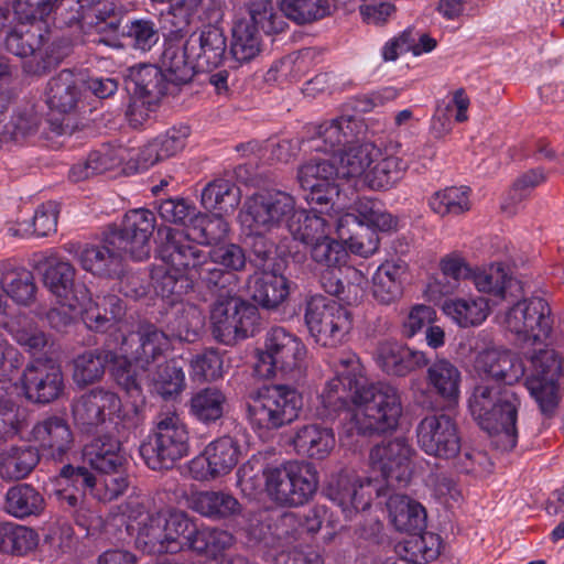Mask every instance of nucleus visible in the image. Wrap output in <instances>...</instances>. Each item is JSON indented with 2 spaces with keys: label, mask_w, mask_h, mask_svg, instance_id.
Instances as JSON below:
<instances>
[{
  "label": "nucleus",
  "mask_w": 564,
  "mask_h": 564,
  "mask_svg": "<svg viewBox=\"0 0 564 564\" xmlns=\"http://www.w3.org/2000/svg\"><path fill=\"white\" fill-rule=\"evenodd\" d=\"M120 240L106 232L101 245L79 246L68 243L65 250L76 256L80 267L95 275L115 278L122 273V264L128 254L119 245Z\"/></svg>",
  "instance_id": "obj_18"
},
{
  "label": "nucleus",
  "mask_w": 564,
  "mask_h": 564,
  "mask_svg": "<svg viewBox=\"0 0 564 564\" xmlns=\"http://www.w3.org/2000/svg\"><path fill=\"white\" fill-rule=\"evenodd\" d=\"M232 291L214 292L219 299L210 311L213 336L227 346L252 336L258 322L257 307L232 295Z\"/></svg>",
  "instance_id": "obj_8"
},
{
  "label": "nucleus",
  "mask_w": 564,
  "mask_h": 564,
  "mask_svg": "<svg viewBox=\"0 0 564 564\" xmlns=\"http://www.w3.org/2000/svg\"><path fill=\"white\" fill-rule=\"evenodd\" d=\"M240 188L229 180L209 182L202 192V205L207 210L230 214L240 203Z\"/></svg>",
  "instance_id": "obj_52"
},
{
  "label": "nucleus",
  "mask_w": 564,
  "mask_h": 564,
  "mask_svg": "<svg viewBox=\"0 0 564 564\" xmlns=\"http://www.w3.org/2000/svg\"><path fill=\"white\" fill-rule=\"evenodd\" d=\"M364 124L352 116H341L317 127L313 141L315 150L339 153L360 140Z\"/></svg>",
  "instance_id": "obj_28"
},
{
  "label": "nucleus",
  "mask_w": 564,
  "mask_h": 564,
  "mask_svg": "<svg viewBox=\"0 0 564 564\" xmlns=\"http://www.w3.org/2000/svg\"><path fill=\"white\" fill-rule=\"evenodd\" d=\"M408 164L399 156H377L366 173V184L377 191L392 188L404 175Z\"/></svg>",
  "instance_id": "obj_54"
},
{
  "label": "nucleus",
  "mask_w": 564,
  "mask_h": 564,
  "mask_svg": "<svg viewBox=\"0 0 564 564\" xmlns=\"http://www.w3.org/2000/svg\"><path fill=\"white\" fill-rule=\"evenodd\" d=\"M80 80L69 69L61 70L47 83L46 96L51 109L72 112L80 99Z\"/></svg>",
  "instance_id": "obj_43"
},
{
  "label": "nucleus",
  "mask_w": 564,
  "mask_h": 564,
  "mask_svg": "<svg viewBox=\"0 0 564 564\" xmlns=\"http://www.w3.org/2000/svg\"><path fill=\"white\" fill-rule=\"evenodd\" d=\"M163 261L173 270L197 280L205 288L208 251L199 247V242L185 230L169 228L161 248Z\"/></svg>",
  "instance_id": "obj_14"
},
{
  "label": "nucleus",
  "mask_w": 564,
  "mask_h": 564,
  "mask_svg": "<svg viewBox=\"0 0 564 564\" xmlns=\"http://www.w3.org/2000/svg\"><path fill=\"white\" fill-rule=\"evenodd\" d=\"M169 347V335L150 322H140L134 329L123 336L121 350L124 356L147 371Z\"/></svg>",
  "instance_id": "obj_21"
},
{
  "label": "nucleus",
  "mask_w": 564,
  "mask_h": 564,
  "mask_svg": "<svg viewBox=\"0 0 564 564\" xmlns=\"http://www.w3.org/2000/svg\"><path fill=\"white\" fill-rule=\"evenodd\" d=\"M44 508L45 499L43 495L30 484H18L7 491L4 510L14 518L23 519L30 516H39Z\"/></svg>",
  "instance_id": "obj_49"
},
{
  "label": "nucleus",
  "mask_w": 564,
  "mask_h": 564,
  "mask_svg": "<svg viewBox=\"0 0 564 564\" xmlns=\"http://www.w3.org/2000/svg\"><path fill=\"white\" fill-rule=\"evenodd\" d=\"M303 408L301 392L290 384H268L250 392L247 417L254 429L272 431L293 423Z\"/></svg>",
  "instance_id": "obj_4"
},
{
  "label": "nucleus",
  "mask_w": 564,
  "mask_h": 564,
  "mask_svg": "<svg viewBox=\"0 0 564 564\" xmlns=\"http://www.w3.org/2000/svg\"><path fill=\"white\" fill-rule=\"evenodd\" d=\"M113 359L109 349L97 348L83 352L74 359L73 379L78 387H86L102 379L106 366Z\"/></svg>",
  "instance_id": "obj_51"
},
{
  "label": "nucleus",
  "mask_w": 564,
  "mask_h": 564,
  "mask_svg": "<svg viewBox=\"0 0 564 564\" xmlns=\"http://www.w3.org/2000/svg\"><path fill=\"white\" fill-rule=\"evenodd\" d=\"M503 315V326L520 341H543L552 332L549 303L540 297H518Z\"/></svg>",
  "instance_id": "obj_11"
},
{
  "label": "nucleus",
  "mask_w": 564,
  "mask_h": 564,
  "mask_svg": "<svg viewBox=\"0 0 564 564\" xmlns=\"http://www.w3.org/2000/svg\"><path fill=\"white\" fill-rule=\"evenodd\" d=\"M443 311L460 327L478 326L489 315L488 300L482 296L446 300Z\"/></svg>",
  "instance_id": "obj_50"
},
{
  "label": "nucleus",
  "mask_w": 564,
  "mask_h": 564,
  "mask_svg": "<svg viewBox=\"0 0 564 564\" xmlns=\"http://www.w3.org/2000/svg\"><path fill=\"white\" fill-rule=\"evenodd\" d=\"M471 280L479 292L505 302L523 296L521 282L508 274L502 263H492L486 269L474 270Z\"/></svg>",
  "instance_id": "obj_33"
},
{
  "label": "nucleus",
  "mask_w": 564,
  "mask_h": 564,
  "mask_svg": "<svg viewBox=\"0 0 564 564\" xmlns=\"http://www.w3.org/2000/svg\"><path fill=\"white\" fill-rule=\"evenodd\" d=\"M183 546L209 556H216L230 547L234 536L226 530L216 528H198L197 524L185 516Z\"/></svg>",
  "instance_id": "obj_38"
},
{
  "label": "nucleus",
  "mask_w": 564,
  "mask_h": 564,
  "mask_svg": "<svg viewBox=\"0 0 564 564\" xmlns=\"http://www.w3.org/2000/svg\"><path fill=\"white\" fill-rule=\"evenodd\" d=\"M304 317L310 334L324 347L341 344L351 328L350 313L322 295L307 301Z\"/></svg>",
  "instance_id": "obj_10"
},
{
  "label": "nucleus",
  "mask_w": 564,
  "mask_h": 564,
  "mask_svg": "<svg viewBox=\"0 0 564 564\" xmlns=\"http://www.w3.org/2000/svg\"><path fill=\"white\" fill-rule=\"evenodd\" d=\"M264 486L268 496L276 505L301 507L316 494L318 475L310 463L289 460L267 468Z\"/></svg>",
  "instance_id": "obj_6"
},
{
  "label": "nucleus",
  "mask_w": 564,
  "mask_h": 564,
  "mask_svg": "<svg viewBox=\"0 0 564 564\" xmlns=\"http://www.w3.org/2000/svg\"><path fill=\"white\" fill-rule=\"evenodd\" d=\"M87 299L75 300L78 304V314L85 325L95 332H105L124 315V305L116 295L97 297L94 301L87 289Z\"/></svg>",
  "instance_id": "obj_32"
},
{
  "label": "nucleus",
  "mask_w": 564,
  "mask_h": 564,
  "mask_svg": "<svg viewBox=\"0 0 564 564\" xmlns=\"http://www.w3.org/2000/svg\"><path fill=\"white\" fill-rule=\"evenodd\" d=\"M333 227L334 224L322 215L296 207L294 217L286 229L293 239L312 246L321 239H325Z\"/></svg>",
  "instance_id": "obj_47"
},
{
  "label": "nucleus",
  "mask_w": 564,
  "mask_h": 564,
  "mask_svg": "<svg viewBox=\"0 0 564 564\" xmlns=\"http://www.w3.org/2000/svg\"><path fill=\"white\" fill-rule=\"evenodd\" d=\"M33 268L42 272L44 286L59 301L85 300L87 288L76 282V268L54 251L35 256Z\"/></svg>",
  "instance_id": "obj_17"
},
{
  "label": "nucleus",
  "mask_w": 564,
  "mask_h": 564,
  "mask_svg": "<svg viewBox=\"0 0 564 564\" xmlns=\"http://www.w3.org/2000/svg\"><path fill=\"white\" fill-rule=\"evenodd\" d=\"M314 57L312 48H303L274 63L267 73V80L297 82L308 73Z\"/></svg>",
  "instance_id": "obj_58"
},
{
  "label": "nucleus",
  "mask_w": 564,
  "mask_h": 564,
  "mask_svg": "<svg viewBox=\"0 0 564 564\" xmlns=\"http://www.w3.org/2000/svg\"><path fill=\"white\" fill-rule=\"evenodd\" d=\"M250 282L252 300L265 310L278 308L290 293L289 281L282 274L264 271L260 275L250 276Z\"/></svg>",
  "instance_id": "obj_42"
},
{
  "label": "nucleus",
  "mask_w": 564,
  "mask_h": 564,
  "mask_svg": "<svg viewBox=\"0 0 564 564\" xmlns=\"http://www.w3.org/2000/svg\"><path fill=\"white\" fill-rule=\"evenodd\" d=\"M240 445L230 437L223 436L210 442L204 449L202 457L191 462V471L198 480H210L225 476L238 464Z\"/></svg>",
  "instance_id": "obj_23"
},
{
  "label": "nucleus",
  "mask_w": 564,
  "mask_h": 564,
  "mask_svg": "<svg viewBox=\"0 0 564 564\" xmlns=\"http://www.w3.org/2000/svg\"><path fill=\"white\" fill-rule=\"evenodd\" d=\"M191 506L199 514L213 520H223L240 513L239 501L229 492L200 491L193 496Z\"/></svg>",
  "instance_id": "obj_46"
},
{
  "label": "nucleus",
  "mask_w": 564,
  "mask_h": 564,
  "mask_svg": "<svg viewBox=\"0 0 564 564\" xmlns=\"http://www.w3.org/2000/svg\"><path fill=\"white\" fill-rule=\"evenodd\" d=\"M532 364L536 368V379L527 382L528 389L539 403L541 413L552 417L560 402L558 386L556 379L561 376V365L553 351H541Z\"/></svg>",
  "instance_id": "obj_24"
},
{
  "label": "nucleus",
  "mask_w": 564,
  "mask_h": 564,
  "mask_svg": "<svg viewBox=\"0 0 564 564\" xmlns=\"http://www.w3.org/2000/svg\"><path fill=\"white\" fill-rule=\"evenodd\" d=\"M280 10L299 25L312 23L330 14L329 0H281Z\"/></svg>",
  "instance_id": "obj_63"
},
{
  "label": "nucleus",
  "mask_w": 564,
  "mask_h": 564,
  "mask_svg": "<svg viewBox=\"0 0 564 564\" xmlns=\"http://www.w3.org/2000/svg\"><path fill=\"white\" fill-rule=\"evenodd\" d=\"M462 375L458 368L447 359H437L427 369V382L444 400L457 401Z\"/></svg>",
  "instance_id": "obj_53"
},
{
  "label": "nucleus",
  "mask_w": 564,
  "mask_h": 564,
  "mask_svg": "<svg viewBox=\"0 0 564 564\" xmlns=\"http://www.w3.org/2000/svg\"><path fill=\"white\" fill-rule=\"evenodd\" d=\"M166 79L174 85L189 83L199 72L194 55L188 50V41L184 43L167 42L161 57Z\"/></svg>",
  "instance_id": "obj_40"
},
{
  "label": "nucleus",
  "mask_w": 564,
  "mask_h": 564,
  "mask_svg": "<svg viewBox=\"0 0 564 564\" xmlns=\"http://www.w3.org/2000/svg\"><path fill=\"white\" fill-rule=\"evenodd\" d=\"M119 395L106 388H93L75 398L70 414L75 427L85 434H93L120 412Z\"/></svg>",
  "instance_id": "obj_16"
},
{
  "label": "nucleus",
  "mask_w": 564,
  "mask_h": 564,
  "mask_svg": "<svg viewBox=\"0 0 564 564\" xmlns=\"http://www.w3.org/2000/svg\"><path fill=\"white\" fill-rule=\"evenodd\" d=\"M226 402L227 398L219 388H202L188 400L189 414L204 424L216 423L224 416Z\"/></svg>",
  "instance_id": "obj_48"
},
{
  "label": "nucleus",
  "mask_w": 564,
  "mask_h": 564,
  "mask_svg": "<svg viewBox=\"0 0 564 564\" xmlns=\"http://www.w3.org/2000/svg\"><path fill=\"white\" fill-rule=\"evenodd\" d=\"M479 371L496 384L481 381L475 386L468 404L478 425L492 436L495 446L503 452L516 447L517 419L521 399L512 388L525 375L523 359L510 350H486L477 358Z\"/></svg>",
  "instance_id": "obj_1"
},
{
  "label": "nucleus",
  "mask_w": 564,
  "mask_h": 564,
  "mask_svg": "<svg viewBox=\"0 0 564 564\" xmlns=\"http://www.w3.org/2000/svg\"><path fill=\"white\" fill-rule=\"evenodd\" d=\"M204 326L205 315L193 304H182L175 307L166 322L170 336L187 343L196 341Z\"/></svg>",
  "instance_id": "obj_45"
},
{
  "label": "nucleus",
  "mask_w": 564,
  "mask_h": 564,
  "mask_svg": "<svg viewBox=\"0 0 564 564\" xmlns=\"http://www.w3.org/2000/svg\"><path fill=\"white\" fill-rule=\"evenodd\" d=\"M39 543L37 533L25 525L0 522V553L22 556L32 552Z\"/></svg>",
  "instance_id": "obj_56"
},
{
  "label": "nucleus",
  "mask_w": 564,
  "mask_h": 564,
  "mask_svg": "<svg viewBox=\"0 0 564 564\" xmlns=\"http://www.w3.org/2000/svg\"><path fill=\"white\" fill-rule=\"evenodd\" d=\"M84 460L99 473L120 470L129 465L121 442L109 434L93 438L83 449Z\"/></svg>",
  "instance_id": "obj_31"
},
{
  "label": "nucleus",
  "mask_w": 564,
  "mask_h": 564,
  "mask_svg": "<svg viewBox=\"0 0 564 564\" xmlns=\"http://www.w3.org/2000/svg\"><path fill=\"white\" fill-rule=\"evenodd\" d=\"M415 451L403 437L383 441L370 451V463L381 473L392 490L405 488L412 478V457Z\"/></svg>",
  "instance_id": "obj_15"
},
{
  "label": "nucleus",
  "mask_w": 564,
  "mask_h": 564,
  "mask_svg": "<svg viewBox=\"0 0 564 564\" xmlns=\"http://www.w3.org/2000/svg\"><path fill=\"white\" fill-rule=\"evenodd\" d=\"M155 228V216L144 208L126 213L121 225L109 228L112 237L119 238L120 247L134 260L148 259L151 251L150 238Z\"/></svg>",
  "instance_id": "obj_20"
},
{
  "label": "nucleus",
  "mask_w": 564,
  "mask_h": 564,
  "mask_svg": "<svg viewBox=\"0 0 564 564\" xmlns=\"http://www.w3.org/2000/svg\"><path fill=\"white\" fill-rule=\"evenodd\" d=\"M442 276L435 278L427 285L430 297L434 301L454 293L460 281L473 278L474 269L459 253L452 252L440 260Z\"/></svg>",
  "instance_id": "obj_39"
},
{
  "label": "nucleus",
  "mask_w": 564,
  "mask_h": 564,
  "mask_svg": "<svg viewBox=\"0 0 564 564\" xmlns=\"http://www.w3.org/2000/svg\"><path fill=\"white\" fill-rule=\"evenodd\" d=\"M335 444L333 429L316 423L300 426L291 438L294 451L299 455L312 459L326 458L334 449Z\"/></svg>",
  "instance_id": "obj_35"
},
{
  "label": "nucleus",
  "mask_w": 564,
  "mask_h": 564,
  "mask_svg": "<svg viewBox=\"0 0 564 564\" xmlns=\"http://www.w3.org/2000/svg\"><path fill=\"white\" fill-rule=\"evenodd\" d=\"M297 207L293 195L284 191H264L248 197L240 212L242 226L262 230L288 228Z\"/></svg>",
  "instance_id": "obj_9"
},
{
  "label": "nucleus",
  "mask_w": 564,
  "mask_h": 564,
  "mask_svg": "<svg viewBox=\"0 0 564 564\" xmlns=\"http://www.w3.org/2000/svg\"><path fill=\"white\" fill-rule=\"evenodd\" d=\"M130 159V151L121 145L106 143L91 151L85 162L75 164L69 171L73 182H82L120 166Z\"/></svg>",
  "instance_id": "obj_34"
},
{
  "label": "nucleus",
  "mask_w": 564,
  "mask_h": 564,
  "mask_svg": "<svg viewBox=\"0 0 564 564\" xmlns=\"http://www.w3.org/2000/svg\"><path fill=\"white\" fill-rule=\"evenodd\" d=\"M66 23H83L98 32L115 33L120 25L117 6L112 0H63Z\"/></svg>",
  "instance_id": "obj_26"
},
{
  "label": "nucleus",
  "mask_w": 564,
  "mask_h": 564,
  "mask_svg": "<svg viewBox=\"0 0 564 564\" xmlns=\"http://www.w3.org/2000/svg\"><path fill=\"white\" fill-rule=\"evenodd\" d=\"M371 485L370 478L361 479L356 475L344 473L329 482L327 490L330 499L336 501L344 511L359 510L370 505V492L365 488Z\"/></svg>",
  "instance_id": "obj_37"
},
{
  "label": "nucleus",
  "mask_w": 564,
  "mask_h": 564,
  "mask_svg": "<svg viewBox=\"0 0 564 564\" xmlns=\"http://www.w3.org/2000/svg\"><path fill=\"white\" fill-rule=\"evenodd\" d=\"M187 41L198 70L209 72L221 65L227 50L226 36L221 29L212 24L206 25L193 32Z\"/></svg>",
  "instance_id": "obj_29"
},
{
  "label": "nucleus",
  "mask_w": 564,
  "mask_h": 564,
  "mask_svg": "<svg viewBox=\"0 0 564 564\" xmlns=\"http://www.w3.org/2000/svg\"><path fill=\"white\" fill-rule=\"evenodd\" d=\"M262 41L259 30L247 20L238 21L232 28L230 53L240 64L252 61L261 52Z\"/></svg>",
  "instance_id": "obj_57"
},
{
  "label": "nucleus",
  "mask_w": 564,
  "mask_h": 564,
  "mask_svg": "<svg viewBox=\"0 0 564 564\" xmlns=\"http://www.w3.org/2000/svg\"><path fill=\"white\" fill-rule=\"evenodd\" d=\"M357 397V410L350 419L351 431L371 435L397 429L403 411L397 388L387 382H370L366 378Z\"/></svg>",
  "instance_id": "obj_2"
},
{
  "label": "nucleus",
  "mask_w": 564,
  "mask_h": 564,
  "mask_svg": "<svg viewBox=\"0 0 564 564\" xmlns=\"http://www.w3.org/2000/svg\"><path fill=\"white\" fill-rule=\"evenodd\" d=\"M189 453V432L175 411L160 412L148 438L140 445V455L153 470L172 468Z\"/></svg>",
  "instance_id": "obj_3"
},
{
  "label": "nucleus",
  "mask_w": 564,
  "mask_h": 564,
  "mask_svg": "<svg viewBox=\"0 0 564 564\" xmlns=\"http://www.w3.org/2000/svg\"><path fill=\"white\" fill-rule=\"evenodd\" d=\"M377 366L389 376L405 377L429 364L423 351L413 350L394 340L380 341L375 350Z\"/></svg>",
  "instance_id": "obj_27"
},
{
  "label": "nucleus",
  "mask_w": 564,
  "mask_h": 564,
  "mask_svg": "<svg viewBox=\"0 0 564 564\" xmlns=\"http://www.w3.org/2000/svg\"><path fill=\"white\" fill-rule=\"evenodd\" d=\"M365 383L366 376L359 358L352 352L343 355L336 362L335 377L325 383L318 395L316 414L323 420L333 421L350 404L357 406V395Z\"/></svg>",
  "instance_id": "obj_7"
},
{
  "label": "nucleus",
  "mask_w": 564,
  "mask_h": 564,
  "mask_svg": "<svg viewBox=\"0 0 564 564\" xmlns=\"http://www.w3.org/2000/svg\"><path fill=\"white\" fill-rule=\"evenodd\" d=\"M256 371L265 379L275 377L299 380L303 373L306 348L303 341L283 327H272L257 350Z\"/></svg>",
  "instance_id": "obj_5"
},
{
  "label": "nucleus",
  "mask_w": 564,
  "mask_h": 564,
  "mask_svg": "<svg viewBox=\"0 0 564 564\" xmlns=\"http://www.w3.org/2000/svg\"><path fill=\"white\" fill-rule=\"evenodd\" d=\"M415 437L422 452L440 459H453L462 448L457 422L444 413L425 415L415 427Z\"/></svg>",
  "instance_id": "obj_13"
},
{
  "label": "nucleus",
  "mask_w": 564,
  "mask_h": 564,
  "mask_svg": "<svg viewBox=\"0 0 564 564\" xmlns=\"http://www.w3.org/2000/svg\"><path fill=\"white\" fill-rule=\"evenodd\" d=\"M44 454L54 460H63L73 444V433L67 422L52 415L39 421L31 431Z\"/></svg>",
  "instance_id": "obj_30"
},
{
  "label": "nucleus",
  "mask_w": 564,
  "mask_h": 564,
  "mask_svg": "<svg viewBox=\"0 0 564 564\" xmlns=\"http://www.w3.org/2000/svg\"><path fill=\"white\" fill-rule=\"evenodd\" d=\"M377 156H381L380 150L370 142H356L347 145L339 152V165L336 166L340 178H352L364 176L373 164Z\"/></svg>",
  "instance_id": "obj_44"
},
{
  "label": "nucleus",
  "mask_w": 564,
  "mask_h": 564,
  "mask_svg": "<svg viewBox=\"0 0 564 564\" xmlns=\"http://www.w3.org/2000/svg\"><path fill=\"white\" fill-rule=\"evenodd\" d=\"M135 86L134 93L148 105L158 104L161 98L167 94V83L165 73L154 65H141L131 73Z\"/></svg>",
  "instance_id": "obj_55"
},
{
  "label": "nucleus",
  "mask_w": 564,
  "mask_h": 564,
  "mask_svg": "<svg viewBox=\"0 0 564 564\" xmlns=\"http://www.w3.org/2000/svg\"><path fill=\"white\" fill-rule=\"evenodd\" d=\"M185 512L148 513L139 521L135 543L149 554L176 553L183 547Z\"/></svg>",
  "instance_id": "obj_12"
},
{
  "label": "nucleus",
  "mask_w": 564,
  "mask_h": 564,
  "mask_svg": "<svg viewBox=\"0 0 564 564\" xmlns=\"http://www.w3.org/2000/svg\"><path fill=\"white\" fill-rule=\"evenodd\" d=\"M248 13L254 28L261 29L265 34H279L289 26L280 6L275 7L272 0H254L248 4Z\"/></svg>",
  "instance_id": "obj_60"
},
{
  "label": "nucleus",
  "mask_w": 564,
  "mask_h": 564,
  "mask_svg": "<svg viewBox=\"0 0 564 564\" xmlns=\"http://www.w3.org/2000/svg\"><path fill=\"white\" fill-rule=\"evenodd\" d=\"M408 269L406 262L400 259L383 262L372 276L373 299L382 305L395 303L402 296Z\"/></svg>",
  "instance_id": "obj_36"
},
{
  "label": "nucleus",
  "mask_w": 564,
  "mask_h": 564,
  "mask_svg": "<svg viewBox=\"0 0 564 564\" xmlns=\"http://www.w3.org/2000/svg\"><path fill=\"white\" fill-rule=\"evenodd\" d=\"M21 381L26 399L35 403L53 402L64 391L62 370L51 361L36 360L29 364Z\"/></svg>",
  "instance_id": "obj_25"
},
{
  "label": "nucleus",
  "mask_w": 564,
  "mask_h": 564,
  "mask_svg": "<svg viewBox=\"0 0 564 564\" xmlns=\"http://www.w3.org/2000/svg\"><path fill=\"white\" fill-rule=\"evenodd\" d=\"M39 451L32 446L11 447L2 455L0 474L6 479H22L39 464Z\"/></svg>",
  "instance_id": "obj_59"
},
{
  "label": "nucleus",
  "mask_w": 564,
  "mask_h": 564,
  "mask_svg": "<svg viewBox=\"0 0 564 564\" xmlns=\"http://www.w3.org/2000/svg\"><path fill=\"white\" fill-rule=\"evenodd\" d=\"M0 282L4 293L18 304L29 305L34 302L37 288L31 271L8 270L2 274Z\"/></svg>",
  "instance_id": "obj_61"
},
{
  "label": "nucleus",
  "mask_w": 564,
  "mask_h": 564,
  "mask_svg": "<svg viewBox=\"0 0 564 564\" xmlns=\"http://www.w3.org/2000/svg\"><path fill=\"white\" fill-rule=\"evenodd\" d=\"M429 205L441 217L459 216L471 207L469 191L464 187H446L435 192L429 199Z\"/></svg>",
  "instance_id": "obj_62"
},
{
  "label": "nucleus",
  "mask_w": 564,
  "mask_h": 564,
  "mask_svg": "<svg viewBox=\"0 0 564 564\" xmlns=\"http://www.w3.org/2000/svg\"><path fill=\"white\" fill-rule=\"evenodd\" d=\"M193 234L200 245L219 246L229 235V223L220 215L197 214L192 220Z\"/></svg>",
  "instance_id": "obj_64"
},
{
  "label": "nucleus",
  "mask_w": 564,
  "mask_h": 564,
  "mask_svg": "<svg viewBox=\"0 0 564 564\" xmlns=\"http://www.w3.org/2000/svg\"><path fill=\"white\" fill-rule=\"evenodd\" d=\"M248 258L246 250L238 243L229 242L214 247L208 251L205 288L209 292L228 293L237 282L236 273L246 270Z\"/></svg>",
  "instance_id": "obj_19"
},
{
  "label": "nucleus",
  "mask_w": 564,
  "mask_h": 564,
  "mask_svg": "<svg viewBox=\"0 0 564 564\" xmlns=\"http://www.w3.org/2000/svg\"><path fill=\"white\" fill-rule=\"evenodd\" d=\"M338 171L327 160L311 159L297 170V182L308 191L306 199L316 205L334 204L339 196Z\"/></svg>",
  "instance_id": "obj_22"
},
{
  "label": "nucleus",
  "mask_w": 564,
  "mask_h": 564,
  "mask_svg": "<svg viewBox=\"0 0 564 564\" xmlns=\"http://www.w3.org/2000/svg\"><path fill=\"white\" fill-rule=\"evenodd\" d=\"M387 507L394 528L398 531L422 532L426 527V512L423 506L405 495H389Z\"/></svg>",
  "instance_id": "obj_41"
}]
</instances>
